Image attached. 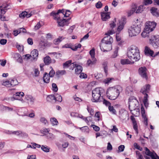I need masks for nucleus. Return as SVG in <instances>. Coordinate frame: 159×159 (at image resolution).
<instances>
[{
    "mask_svg": "<svg viewBox=\"0 0 159 159\" xmlns=\"http://www.w3.org/2000/svg\"><path fill=\"white\" fill-rule=\"evenodd\" d=\"M113 41L112 38L111 37H105L102 40L100 44L101 50L103 52H107L111 50V43Z\"/></svg>",
    "mask_w": 159,
    "mask_h": 159,
    "instance_id": "nucleus-1",
    "label": "nucleus"
},
{
    "mask_svg": "<svg viewBox=\"0 0 159 159\" xmlns=\"http://www.w3.org/2000/svg\"><path fill=\"white\" fill-rule=\"evenodd\" d=\"M127 56L129 59H133L135 61H138L139 60V48L134 46H132L128 49Z\"/></svg>",
    "mask_w": 159,
    "mask_h": 159,
    "instance_id": "nucleus-2",
    "label": "nucleus"
},
{
    "mask_svg": "<svg viewBox=\"0 0 159 159\" xmlns=\"http://www.w3.org/2000/svg\"><path fill=\"white\" fill-rule=\"evenodd\" d=\"M104 92V90L101 88H97L93 90L92 91V101L93 102H101V95Z\"/></svg>",
    "mask_w": 159,
    "mask_h": 159,
    "instance_id": "nucleus-3",
    "label": "nucleus"
},
{
    "mask_svg": "<svg viewBox=\"0 0 159 159\" xmlns=\"http://www.w3.org/2000/svg\"><path fill=\"white\" fill-rule=\"evenodd\" d=\"M138 19L134 20L133 25L128 30L129 36L130 37L136 36L139 33V23Z\"/></svg>",
    "mask_w": 159,
    "mask_h": 159,
    "instance_id": "nucleus-4",
    "label": "nucleus"
},
{
    "mask_svg": "<svg viewBox=\"0 0 159 159\" xmlns=\"http://www.w3.org/2000/svg\"><path fill=\"white\" fill-rule=\"evenodd\" d=\"M120 92L119 90L116 88L112 87L109 88L106 92V95L109 99L114 100L119 96Z\"/></svg>",
    "mask_w": 159,
    "mask_h": 159,
    "instance_id": "nucleus-5",
    "label": "nucleus"
},
{
    "mask_svg": "<svg viewBox=\"0 0 159 159\" xmlns=\"http://www.w3.org/2000/svg\"><path fill=\"white\" fill-rule=\"evenodd\" d=\"M150 85L147 84L144 86L141 89L140 92L144 95L143 102L144 105L146 109H147L149 103L148 102V95L147 94L148 91L150 89Z\"/></svg>",
    "mask_w": 159,
    "mask_h": 159,
    "instance_id": "nucleus-6",
    "label": "nucleus"
},
{
    "mask_svg": "<svg viewBox=\"0 0 159 159\" xmlns=\"http://www.w3.org/2000/svg\"><path fill=\"white\" fill-rule=\"evenodd\" d=\"M149 43L155 48L159 47V35H152L150 37Z\"/></svg>",
    "mask_w": 159,
    "mask_h": 159,
    "instance_id": "nucleus-7",
    "label": "nucleus"
},
{
    "mask_svg": "<svg viewBox=\"0 0 159 159\" xmlns=\"http://www.w3.org/2000/svg\"><path fill=\"white\" fill-rule=\"evenodd\" d=\"M9 5L6 3H4L0 7V19L2 21L5 20V17H2L5 13L7 9H9L8 7Z\"/></svg>",
    "mask_w": 159,
    "mask_h": 159,
    "instance_id": "nucleus-8",
    "label": "nucleus"
},
{
    "mask_svg": "<svg viewBox=\"0 0 159 159\" xmlns=\"http://www.w3.org/2000/svg\"><path fill=\"white\" fill-rule=\"evenodd\" d=\"M157 24L153 22L148 21L145 23V29L146 31H149L150 32L153 31L155 28Z\"/></svg>",
    "mask_w": 159,
    "mask_h": 159,
    "instance_id": "nucleus-9",
    "label": "nucleus"
},
{
    "mask_svg": "<svg viewBox=\"0 0 159 159\" xmlns=\"http://www.w3.org/2000/svg\"><path fill=\"white\" fill-rule=\"evenodd\" d=\"M141 112L142 117L143 119V122L146 126H147L148 125V118L143 104H141Z\"/></svg>",
    "mask_w": 159,
    "mask_h": 159,
    "instance_id": "nucleus-10",
    "label": "nucleus"
},
{
    "mask_svg": "<svg viewBox=\"0 0 159 159\" xmlns=\"http://www.w3.org/2000/svg\"><path fill=\"white\" fill-rule=\"evenodd\" d=\"M64 10H59L58 11L56 12L54 11H52L50 13V15L53 17V19L54 20H57V21L60 20V17L59 16V14L60 13H62L64 14Z\"/></svg>",
    "mask_w": 159,
    "mask_h": 159,
    "instance_id": "nucleus-11",
    "label": "nucleus"
},
{
    "mask_svg": "<svg viewBox=\"0 0 159 159\" xmlns=\"http://www.w3.org/2000/svg\"><path fill=\"white\" fill-rule=\"evenodd\" d=\"M145 150V153L149 156L151 157L152 159H159V157L158 156L156 153L154 154L153 153L151 152L149 149L147 148H144Z\"/></svg>",
    "mask_w": 159,
    "mask_h": 159,
    "instance_id": "nucleus-12",
    "label": "nucleus"
},
{
    "mask_svg": "<svg viewBox=\"0 0 159 159\" xmlns=\"http://www.w3.org/2000/svg\"><path fill=\"white\" fill-rule=\"evenodd\" d=\"M147 70V68L145 67H140V74L143 78L145 79L146 80L148 79Z\"/></svg>",
    "mask_w": 159,
    "mask_h": 159,
    "instance_id": "nucleus-13",
    "label": "nucleus"
},
{
    "mask_svg": "<svg viewBox=\"0 0 159 159\" xmlns=\"http://www.w3.org/2000/svg\"><path fill=\"white\" fill-rule=\"evenodd\" d=\"M129 108H130V107H134L136 104V103L137 102H138L134 96L130 97L129 99Z\"/></svg>",
    "mask_w": 159,
    "mask_h": 159,
    "instance_id": "nucleus-14",
    "label": "nucleus"
},
{
    "mask_svg": "<svg viewBox=\"0 0 159 159\" xmlns=\"http://www.w3.org/2000/svg\"><path fill=\"white\" fill-rule=\"evenodd\" d=\"M144 52L145 54L147 56L153 57V54L154 53V51L147 46L145 47Z\"/></svg>",
    "mask_w": 159,
    "mask_h": 159,
    "instance_id": "nucleus-15",
    "label": "nucleus"
},
{
    "mask_svg": "<svg viewBox=\"0 0 159 159\" xmlns=\"http://www.w3.org/2000/svg\"><path fill=\"white\" fill-rule=\"evenodd\" d=\"M70 18L67 20L63 19L62 20H60L57 21V23L58 24V26L63 27L65 25H68V23H67L68 21L70 20Z\"/></svg>",
    "mask_w": 159,
    "mask_h": 159,
    "instance_id": "nucleus-16",
    "label": "nucleus"
},
{
    "mask_svg": "<svg viewBox=\"0 0 159 159\" xmlns=\"http://www.w3.org/2000/svg\"><path fill=\"white\" fill-rule=\"evenodd\" d=\"M126 20L125 18H123L119 20V25L117 29L118 31L120 32L123 29Z\"/></svg>",
    "mask_w": 159,
    "mask_h": 159,
    "instance_id": "nucleus-17",
    "label": "nucleus"
},
{
    "mask_svg": "<svg viewBox=\"0 0 159 159\" xmlns=\"http://www.w3.org/2000/svg\"><path fill=\"white\" fill-rule=\"evenodd\" d=\"M144 4L140 5V13H141L145 8V6L148 5L152 3V0H144Z\"/></svg>",
    "mask_w": 159,
    "mask_h": 159,
    "instance_id": "nucleus-18",
    "label": "nucleus"
},
{
    "mask_svg": "<svg viewBox=\"0 0 159 159\" xmlns=\"http://www.w3.org/2000/svg\"><path fill=\"white\" fill-rule=\"evenodd\" d=\"M127 115V112L123 109H121L119 111V116L122 119H125Z\"/></svg>",
    "mask_w": 159,
    "mask_h": 159,
    "instance_id": "nucleus-19",
    "label": "nucleus"
},
{
    "mask_svg": "<svg viewBox=\"0 0 159 159\" xmlns=\"http://www.w3.org/2000/svg\"><path fill=\"white\" fill-rule=\"evenodd\" d=\"M150 11L152 15L157 17H159V11L157 8L152 7L151 8Z\"/></svg>",
    "mask_w": 159,
    "mask_h": 159,
    "instance_id": "nucleus-20",
    "label": "nucleus"
},
{
    "mask_svg": "<svg viewBox=\"0 0 159 159\" xmlns=\"http://www.w3.org/2000/svg\"><path fill=\"white\" fill-rule=\"evenodd\" d=\"M24 95V93L22 92L16 93L15 94L13 95V99H19L23 97Z\"/></svg>",
    "mask_w": 159,
    "mask_h": 159,
    "instance_id": "nucleus-21",
    "label": "nucleus"
},
{
    "mask_svg": "<svg viewBox=\"0 0 159 159\" xmlns=\"http://www.w3.org/2000/svg\"><path fill=\"white\" fill-rule=\"evenodd\" d=\"M102 19L103 21H106L110 18L109 12H103L101 13Z\"/></svg>",
    "mask_w": 159,
    "mask_h": 159,
    "instance_id": "nucleus-22",
    "label": "nucleus"
},
{
    "mask_svg": "<svg viewBox=\"0 0 159 159\" xmlns=\"http://www.w3.org/2000/svg\"><path fill=\"white\" fill-rule=\"evenodd\" d=\"M131 118L132 121L133 123V128L134 130L136 131V134H138V126L137 125V123L136 122V121L135 120V119L134 118L131 116Z\"/></svg>",
    "mask_w": 159,
    "mask_h": 159,
    "instance_id": "nucleus-23",
    "label": "nucleus"
},
{
    "mask_svg": "<svg viewBox=\"0 0 159 159\" xmlns=\"http://www.w3.org/2000/svg\"><path fill=\"white\" fill-rule=\"evenodd\" d=\"M31 57H32L34 59H35L37 58L38 57V51L37 50L34 49L32 51L31 53Z\"/></svg>",
    "mask_w": 159,
    "mask_h": 159,
    "instance_id": "nucleus-24",
    "label": "nucleus"
},
{
    "mask_svg": "<svg viewBox=\"0 0 159 159\" xmlns=\"http://www.w3.org/2000/svg\"><path fill=\"white\" fill-rule=\"evenodd\" d=\"M150 32L149 31H146L145 28L144 30L141 33V35L143 38L148 37L150 39V37L152 35Z\"/></svg>",
    "mask_w": 159,
    "mask_h": 159,
    "instance_id": "nucleus-25",
    "label": "nucleus"
},
{
    "mask_svg": "<svg viewBox=\"0 0 159 159\" xmlns=\"http://www.w3.org/2000/svg\"><path fill=\"white\" fill-rule=\"evenodd\" d=\"M50 77L48 74H47V73L45 72L43 76V80L45 83H49L50 81Z\"/></svg>",
    "mask_w": 159,
    "mask_h": 159,
    "instance_id": "nucleus-26",
    "label": "nucleus"
},
{
    "mask_svg": "<svg viewBox=\"0 0 159 159\" xmlns=\"http://www.w3.org/2000/svg\"><path fill=\"white\" fill-rule=\"evenodd\" d=\"M137 8V6L135 4H134L132 6V10L129 11L128 12V16H131L136 10Z\"/></svg>",
    "mask_w": 159,
    "mask_h": 159,
    "instance_id": "nucleus-27",
    "label": "nucleus"
},
{
    "mask_svg": "<svg viewBox=\"0 0 159 159\" xmlns=\"http://www.w3.org/2000/svg\"><path fill=\"white\" fill-rule=\"evenodd\" d=\"M82 70V66L78 65L75 70V73L77 75H79L81 73Z\"/></svg>",
    "mask_w": 159,
    "mask_h": 159,
    "instance_id": "nucleus-28",
    "label": "nucleus"
},
{
    "mask_svg": "<svg viewBox=\"0 0 159 159\" xmlns=\"http://www.w3.org/2000/svg\"><path fill=\"white\" fill-rule=\"evenodd\" d=\"M96 62V60L95 58L92 59V60L89 59L88 60L87 64L88 66H91L95 64Z\"/></svg>",
    "mask_w": 159,
    "mask_h": 159,
    "instance_id": "nucleus-29",
    "label": "nucleus"
},
{
    "mask_svg": "<svg viewBox=\"0 0 159 159\" xmlns=\"http://www.w3.org/2000/svg\"><path fill=\"white\" fill-rule=\"evenodd\" d=\"M15 57L17 58V61L20 63L22 62V59L21 56L18 53H16L14 54Z\"/></svg>",
    "mask_w": 159,
    "mask_h": 159,
    "instance_id": "nucleus-30",
    "label": "nucleus"
},
{
    "mask_svg": "<svg viewBox=\"0 0 159 159\" xmlns=\"http://www.w3.org/2000/svg\"><path fill=\"white\" fill-rule=\"evenodd\" d=\"M44 62L46 65H48L51 63V59L49 56L44 58Z\"/></svg>",
    "mask_w": 159,
    "mask_h": 159,
    "instance_id": "nucleus-31",
    "label": "nucleus"
},
{
    "mask_svg": "<svg viewBox=\"0 0 159 159\" xmlns=\"http://www.w3.org/2000/svg\"><path fill=\"white\" fill-rule=\"evenodd\" d=\"M133 91V88L132 87L129 86L127 87L126 89V93L129 96L131 95L132 92Z\"/></svg>",
    "mask_w": 159,
    "mask_h": 159,
    "instance_id": "nucleus-32",
    "label": "nucleus"
},
{
    "mask_svg": "<svg viewBox=\"0 0 159 159\" xmlns=\"http://www.w3.org/2000/svg\"><path fill=\"white\" fill-rule=\"evenodd\" d=\"M56 99V98L53 95H51L47 96V100L48 101L51 102L52 100Z\"/></svg>",
    "mask_w": 159,
    "mask_h": 159,
    "instance_id": "nucleus-33",
    "label": "nucleus"
},
{
    "mask_svg": "<svg viewBox=\"0 0 159 159\" xmlns=\"http://www.w3.org/2000/svg\"><path fill=\"white\" fill-rule=\"evenodd\" d=\"M41 149L43 151L46 152H48L50 151V148L46 145H42Z\"/></svg>",
    "mask_w": 159,
    "mask_h": 159,
    "instance_id": "nucleus-34",
    "label": "nucleus"
},
{
    "mask_svg": "<svg viewBox=\"0 0 159 159\" xmlns=\"http://www.w3.org/2000/svg\"><path fill=\"white\" fill-rule=\"evenodd\" d=\"M72 62L71 60H70L66 61L63 64V67L64 68L68 67L70 65Z\"/></svg>",
    "mask_w": 159,
    "mask_h": 159,
    "instance_id": "nucleus-35",
    "label": "nucleus"
},
{
    "mask_svg": "<svg viewBox=\"0 0 159 159\" xmlns=\"http://www.w3.org/2000/svg\"><path fill=\"white\" fill-rule=\"evenodd\" d=\"M18 81L16 79H13L11 80V81H10V85L11 87L14 86L16 85H17L18 84Z\"/></svg>",
    "mask_w": 159,
    "mask_h": 159,
    "instance_id": "nucleus-36",
    "label": "nucleus"
},
{
    "mask_svg": "<svg viewBox=\"0 0 159 159\" xmlns=\"http://www.w3.org/2000/svg\"><path fill=\"white\" fill-rule=\"evenodd\" d=\"M46 136L48 139L52 140L55 139V136L52 133H48Z\"/></svg>",
    "mask_w": 159,
    "mask_h": 159,
    "instance_id": "nucleus-37",
    "label": "nucleus"
},
{
    "mask_svg": "<svg viewBox=\"0 0 159 159\" xmlns=\"http://www.w3.org/2000/svg\"><path fill=\"white\" fill-rule=\"evenodd\" d=\"M25 97L27 100L30 101L31 102H34V99L30 95H26Z\"/></svg>",
    "mask_w": 159,
    "mask_h": 159,
    "instance_id": "nucleus-38",
    "label": "nucleus"
},
{
    "mask_svg": "<svg viewBox=\"0 0 159 159\" xmlns=\"http://www.w3.org/2000/svg\"><path fill=\"white\" fill-rule=\"evenodd\" d=\"M50 121L53 125H57L58 123L57 121L55 118H52L50 119Z\"/></svg>",
    "mask_w": 159,
    "mask_h": 159,
    "instance_id": "nucleus-39",
    "label": "nucleus"
},
{
    "mask_svg": "<svg viewBox=\"0 0 159 159\" xmlns=\"http://www.w3.org/2000/svg\"><path fill=\"white\" fill-rule=\"evenodd\" d=\"M89 54L91 55V57L92 59L95 58V49L94 48H92L89 51Z\"/></svg>",
    "mask_w": 159,
    "mask_h": 159,
    "instance_id": "nucleus-40",
    "label": "nucleus"
},
{
    "mask_svg": "<svg viewBox=\"0 0 159 159\" xmlns=\"http://www.w3.org/2000/svg\"><path fill=\"white\" fill-rule=\"evenodd\" d=\"M115 33V31L113 30H109L107 33L105 34V35H107V37H110V35L112 34Z\"/></svg>",
    "mask_w": 159,
    "mask_h": 159,
    "instance_id": "nucleus-41",
    "label": "nucleus"
},
{
    "mask_svg": "<svg viewBox=\"0 0 159 159\" xmlns=\"http://www.w3.org/2000/svg\"><path fill=\"white\" fill-rule=\"evenodd\" d=\"M62 40V37H60L55 39L53 41V43L55 44H58Z\"/></svg>",
    "mask_w": 159,
    "mask_h": 159,
    "instance_id": "nucleus-42",
    "label": "nucleus"
},
{
    "mask_svg": "<svg viewBox=\"0 0 159 159\" xmlns=\"http://www.w3.org/2000/svg\"><path fill=\"white\" fill-rule=\"evenodd\" d=\"M114 80L113 78H107L103 80V82L105 84H108L109 83H110L111 82L112 80Z\"/></svg>",
    "mask_w": 159,
    "mask_h": 159,
    "instance_id": "nucleus-43",
    "label": "nucleus"
},
{
    "mask_svg": "<svg viewBox=\"0 0 159 159\" xmlns=\"http://www.w3.org/2000/svg\"><path fill=\"white\" fill-rule=\"evenodd\" d=\"M108 108L110 111L113 114H115L116 113V111L113 106H111L110 105L109 106Z\"/></svg>",
    "mask_w": 159,
    "mask_h": 159,
    "instance_id": "nucleus-44",
    "label": "nucleus"
},
{
    "mask_svg": "<svg viewBox=\"0 0 159 159\" xmlns=\"http://www.w3.org/2000/svg\"><path fill=\"white\" fill-rule=\"evenodd\" d=\"M55 98H56V99L55 100L59 102H61L62 101V98L60 95L57 94L56 95Z\"/></svg>",
    "mask_w": 159,
    "mask_h": 159,
    "instance_id": "nucleus-45",
    "label": "nucleus"
},
{
    "mask_svg": "<svg viewBox=\"0 0 159 159\" xmlns=\"http://www.w3.org/2000/svg\"><path fill=\"white\" fill-rule=\"evenodd\" d=\"M71 12L69 10H66L65 11H64V14H63L64 15L65 17H68L71 14Z\"/></svg>",
    "mask_w": 159,
    "mask_h": 159,
    "instance_id": "nucleus-46",
    "label": "nucleus"
},
{
    "mask_svg": "<svg viewBox=\"0 0 159 159\" xmlns=\"http://www.w3.org/2000/svg\"><path fill=\"white\" fill-rule=\"evenodd\" d=\"M77 65L78 64L76 63V62H74L72 63H71L70 65V69L73 70L75 67L76 68V66H77Z\"/></svg>",
    "mask_w": 159,
    "mask_h": 159,
    "instance_id": "nucleus-47",
    "label": "nucleus"
},
{
    "mask_svg": "<svg viewBox=\"0 0 159 159\" xmlns=\"http://www.w3.org/2000/svg\"><path fill=\"white\" fill-rule=\"evenodd\" d=\"M52 86L54 91L55 92H57L58 90V89L56 84L55 83H53L52 84Z\"/></svg>",
    "mask_w": 159,
    "mask_h": 159,
    "instance_id": "nucleus-48",
    "label": "nucleus"
},
{
    "mask_svg": "<svg viewBox=\"0 0 159 159\" xmlns=\"http://www.w3.org/2000/svg\"><path fill=\"white\" fill-rule=\"evenodd\" d=\"M3 109L4 110L8 111H11L13 110V108H12L10 107H9L4 106L3 107Z\"/></svg>",
    "mask_w": 159,
    "mask_h": 159,
    "instance_id": "nucleus-49",
    "label": "nucleus"
},
{
    "mask_svg": "<svg viewBox=\"0 0 159 159\" xmlns=\"http://www.w3.org/2000/svg\"><path fill=\"white\" fill-rule=\"evenodd\" d=\"M40 121L42 123H43L44 125H46L48 124L47 121L44 117H41L40 119Z\"/></svg>",
    "mask_w": 159,
    "mask_h": 159,
    "instance_id": "nucleus-50",
    "label": "nucleus"
},
{
    "mask_svg": "<svg viewBox=\"0 0 159 159\" xmlns=\"http://www.w3.org/2000/svg\"><path fill=\"white\" fill-rule=\"evenodd\" d=\"M10 84V81L9 80L4 82L2 84L3 85L9 87H11Z\"/></svg>",
    "mask_w": 159,
    "mask_h": 159,
    "instance_id": "nucleus-51",
    "label": "nucleus"
},
{
    "mask_svg": "<svg viewBox=\"0 0 159 159\" xmlns=\"http://www.w3.org/2000/svg\"><path fill=\"white\" fill-rule=\"evenodd\" d=\"M81 46L80 44L79 43L76 46H73V48H72V49L73 51H76L78 48H80Z\"/></svg>",
    "mask_w": 159,
    "mask_h": 159,
    "instance_id": "nucleus-52",
    "label": "nucleus"
},
{
    "mask_svg": "<svg viewBox=\"0 0 159 159\" xmlns=\"http://www.w3.org/2000/svg\"><path fill=\"white\" fill-rule=\"evenodd\" d=\"M80 129L83 132H87L89 130V128L87 126H85Z\"/></svg>",
    "mask_w": 159,
    "mask_h": 159,
    "instance_id": "nucleus-53",
    "label": "nucleus"
},
{
    "mask_svg": "<svg viewBox=\"0 0 159 159\" xmlns=\"http://www.w3.org/2000/svg\"><path fill=\"white\" fill-rule=\"evenodd\" d=\"M91 126V127H93L94 130L96 131H98L100 130L99 127L95 125H92Z\"/></svg>",
    "mask_w": 159,
    "mask_h": 159,
    "instance_id": "nucleus-54",
    "label": "nucleus"
},
{
    "mask_svg": "<svg viewBox=\"0 0 159 159\" xmlns=\"http://www.w3.org/2000/svg\"><path fill=\"white\" fill-rule=\"evenodd\" d=\"M102 102L103 104L107 106H109L111 105V103L109 101L104 99H103Z\"/></svg>",
    "mask_w": 159,
    "mask_h": 159,
    "instance_id": "nucleus-55",
    "label": "nucleus"
},
{
    "mask_svg": "<svg viewBox=\"0 0 159 159\" xmlns=\"http://www.w3.org/2000/svg\"><path fill=\"white\" fill-rule=\"evenodd\" d=\"M102 4L101 2L99 1L96 4L95 6L97 8H100L102 6Z\"/></svg>",
    "mask_w": 159,
    "mask_h": 159,
    "instance_id": "nucleus-56",
    "label": "nucleus"
},
{
    "mask_svg": "<svg viewBox=\"0 0 159 159\" xmlns=\"http://www.w3.org/2000/svg\"><path fill=\"white\" fill-rule=\"evenodd\" d=\"M22 132L20 131H13L12 134H15L17 135H19L22 134Z\"/></svg>",
    "mask_w": 159,
    "mask_h": 159,
    "instance_id": "nucleus-57",
    "label": "nucleus"
},
{
    "mask_svg": "<svg viewBox=\"0 0 159 159\" xmlns=\"http://www.w3.org/2000/svg\"><path fill=\"white\" fill-rule=\"evenodd\" d=\"M54 74L55 71L53 69H52L50 71L48 75L51 77H52L54 76Z\"/></svg>",
    "mask_w": 159,
    "mask_h": 159,
    "instance_id": "nucleus-58",
    "label": "nucleus"
},
{
    "mask_svg": "<svg viewBox=\"0 0 159 159\" xmlns=\"http://www.w3.org/2000/svg\"><path fill=\"white\" fill-rule=\"evenodd\" d=\"M7 42V40L6 39H2L0 40V43L2 45H5Z\"/></svg>",
    "mask_w": 159,
    "mask_h": 159,
    "instance_id": "nucleus-59",
    "label": "nucleus"
},
{
    "mask_svg": "<svg viewBox=\"0 0 159 159\" xmlns=\"http://www.w3.org/2000/svg\"><path fill=\"white\" fill-rule=\"evenodd\" d=\"M118 54V49H117L114 52L113 54L111 56V57L113 58L116 57L117 56Z\"/></svg>",
    "mask_w": 159,
    "mask_h": 159,
    "instance_id": "nucleus-60",
    "label": "nucleus"
},
{
    "mask_svg": "<svg viewBox=\"0 0 159 159\" xmlns=\"http://www.w3.org/2000/svg\"><path fill=\"white\" fill-rule=\"evenodd\" d=\"M125 146L124 145H121L118 147L119 150L120 151V152H123L125 148Z\"/></svg>",
    "mask_w": 159,
    "mask_h": 159,
    "instance_id": "nucleus-61",
    "label": "nucleus"
},
{
    "mask_svg": "<svg viewBox=\"0 0 159 159\" xmlns=\"http://www.w3.org/2000/svg\"><path fill=\"white\" fill-rule=\"evenodd\" d=\"M87 76L86 74H84L83 73H81L80 75V78H87Z\"/></svg>",
    "mask_w": 159,
    "mask_h": 159,
    "instance_id": "nucleus-62",
    "label": "nucleus"
},
{
    "mask_svg": "<svg viewBox=\"0 0 159 159\" xmlns=\"http://www.w3.org/2000/svg\"><path fill=\"white\" fill-rule=\"evenodd\" d=\"M87 110L88 112L90 113L91 115L93 116V109L88 107Z\"/></svg>",
    "mask_w": 159,
    "mask_h": 159,
    "instance_id": "nucleus-63",
    "label": "nucleus"
},
{
    "mask_svg": "<svg viewBox=\"0 0 159 159\" xmlns=\"http://www.w3.org/2000/svg\"><path fill=\"white\" fill-rule=\"evenodd\" d=\"M32 146L33 147V148H40L41 147V145L34 143H33Z\"/></svg>",
    "mask_w": 159,
    "mask_h": 159,
    "instance_id": "nucleus-64",
    "label": "nucleus"
}]
</instances>
